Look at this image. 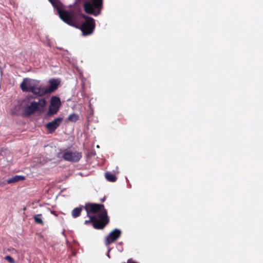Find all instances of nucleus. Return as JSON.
Returning a JSON list of instances; mask_svg holds the SVG:
<instances>
[{
  "label": "nucleus",
  "instance_id": "obj_12",
  "mask_svg": "<svg viewBox=\"0 0 263 263\" xmlns=\"http://www.w3.org/2000/svg\"><path fill=\"white\" fill-rule=\"evenodd\" d=\"M25 179V177L21 175H15L12 177L7 179L6 183L8 184H12L16 183L21 181H23Z\"/></svg>",
  "mask_w": 263,
  "mask_h": 263
},
{
  "label": "nucleus",
  "instance_id": "obj_15",
  "mask_svg": "<svg viewBox=\"0 0 263 263\" xmlns=\"http://www.w3.org/2000/svg\"><path fill=\"white\" fill-rule=\"evenodd\" d=\"M42 215L41 214H39L34 215L33 218H34L35 223L36 224H39L43 226L44 223L43 220H42Z\"/></svg>",
  "mask_w": 263,
  "mask_h": 263
},
{
  "label": "nucleus",
  "instance_id": "obj_8",
  "mask_svg": "<svg viewBox=\"0 0 263 263\" xmlns=\"http://www.w3.org/2000/svg\"><path fill=\"white\" fill-rule=\"evenodd\" d=\"M82 157L81 153L70 151H64L62 155V157L64 160L70 162H78Z\"/></svg>",
  "mask_w": 263,
  "mask_h": 263
},
{
  "label": "nucleus",
  "instance_id": "obj_7",
  "mask_svg": "<svg viewBox=\"0 0 263 263\" xmlns=\"http://www.w3.org/2000/svg\"><path fill=\"white\" fill-rule=\"evenodd\" d=\"M84 209L86 210L87 213V216L90 213L96 214L98 212H102L104 210H106L104 209V205L102 204L87 203H86L84 206Z\"/></svg>",
  "mask_w": 263,
  "mask_h": 263
},
{
  "label": "nucleus",
  "instance_id": "obj_13",
  "mask_svg": "<svg viewBox=\"0 0 263 263\" xmlns=\"http://www.w3.org/2000/svg\"><path fill=\"white\" fill-rule=\"evenodd\" d=\"M83 209H84L83 206H80L74 208L71 212V215L72 217L76 218L80 216Z\"/></svg>",
  "mask_w": 263,
  "mask_h": 263
},
{
  "label": "nucleus",
  "instance_id": "obj_16",
  "mask_svg": "<svg viewBox=\"0 0 263 263\" xmlns=\"http://www.w3.org/2000/svg\"><path fill=\"white\" fill-rule=\"evenodd\" d=\"M79 119V116L76 114H72L69 116L68 121L72 122H76Z\"/></svg>",
  "mask_w": 263,
  "mask_h": 263
},
{
  "label": "nucleus",
  "instance_id": "obj_2",
  "mask_svg": "<svg viewBox=\"0 0 263 263\" xmlns=\"http://www.w3.org/2000/svg\"><path fill=\"white\" fill-rule=\"evenodd\" d=\"M39 81L36 80L24 78L20 85V87L23 92H31L33 94L41 96L39 93L41 90V86H39Z\"/></svg>",
  "mask_w": 263,
  "mask_h": 263
},
{
  "label": "nucleus",
  "instance_id": "obj_14",
  "mask_svg": "<svg viewBox=\"0 0 263 263\" xmlns=\"http://www.w3.org/2000/svg\"><path fill=\"white\" fill-rule=\"evenodd\" d=\"M106 179L110 182H115L117 180V177L114 174L110 172H107L105 173Z\"/></svg>",
  "mask_w": 263,
  "mask_h": 263
},
{
  "label": "nucleus",
  "instance_id": "obj_3",
  "mask_svg": "<svg viewBox=\"0 0 263 263\" xmlns=\"http://www.w3.org/2000/svg\"><path fill=\"white\" fill-rule=\"evenodd\" d=\"M103 5V0H92V2H85L83 8L86 13L93 14L95 16L99 15Z\"/></svg>",
  "mask_w": 263,
  "mask_h": 263
},
{
  "label": "nucleus",
  "instance_id": "obj_9",
  "mask_svg": "<svg viewBox=\"0 0 263 263\" xmlns=\"http://www.w3.org/2000/svg\"><path fill=\"white\" fill-rule=\"evenodd\" d=\"M121 232L120 230L115 229L112 231L106 237L104 243L106 246H108L111 243L115 242L121 236Z\"/></svg>",
  "mask_w": 263,
  "mask_h": 263
},
{
  "label": "nucleus",
  "instance_id": "obj_11",
  "mask_svg": "<svg viewBox=\"0 0 263 263\" xmlns=\"http://www.w3.org/2000/svg\"><path fill=\"white\" fill-rule=\"evenodd\" d=\"M37 110L38 108L36 102L33 101L25 108L24 113L27 116H30Z\"/></svg>",
  "mask_w": 263,
  "mask_h": 263
},
{
  "label": "nucleus",
  "instance_id": "obj_4",
  "mask_svg": "<svg viewBox=\"0 0 263 263\" xmlns=\"http://www.w3.org/2000/svg\"><path fill=\"white\" fill-rule=\"evenodd\" d=\"M109 222V219L107 211L104 210L98 214V217L95 216L93 227L95 229L101 230L104 229Z\"/></svg>",
  "mask_w": 263,
  "mask_h": 263
},
{
  "label": "nucleus",
  "instance_id": "obj_5",
  "mask_svg": "<svg viewBox=\"0 0 263 263\" xmlns=\"http://www.w3.org/2000/svg\"><path fill=\"white\" fill-rule=\"evenodd\" d=\"M60 83V81L58 79H51L49 81V85L48 86H41V90H40L39 93H41V96L50 94L57 89Z\"/></svg>",
  "mask_w": 263,
  "mask_h": 263
},
{
  "label": "nucleus",
  "instance_id": "obj_19",
  "mask_svg": "<svg viewBox=\"0 0 263 263\" xmlns=\"http://www.w3.org/2000/svg\"><path fill=\"white\" fill-rule=\"evenodd\" d=\"M5 259L10 263H14V259L10 256L7 255L5 257Z\"/></svg>",
  "mask_w": 263,
  "mask_h": 263
},
{
  "label": "nucleus",
  "instance_id": "obj_6",
  "mask_svg": "<svg viewBox=\"0 0 263 263\" xmlns=\"http://www.w3.org/2000/svg\"><path fill=\"white\" fill-rule=\"evenodd\" d=\"M61 105V102L60 98L57 96H52L50 100V104L47 116L52 117L56 114L58 112Z\"/></svg>",
  "mask_w": 263,
  "mask_h": 263
},
{
  "label": "nucleus",
  "instance_id": "obj_21",
  "mask_svg": "<svg viewBox=\"0 0 263 263\" xmlns=\"http://www.w3.org/2000/svg\"><path fill=\"white\" fill-rule=\"evenodd\" d=\"M49 1L53 5V2L52 1V0H49Z\"/></svg>",
  "mask_w": 263,
  "mask_h": 263
},
{
  "label": "nucleus",
  "instance_id": "obj_17",
  "mask_svg": "<svg viewBox=\"0 0 263 263\" xmlns=\"http://www.w3.org/2000/svg\"><path fill=\"white\" fill-rule=\"evenodd\" d=\"M46 104V101H45V99L39 100V101L37 102H36L38 110L40 109V108H41L42 109L44 108Z\"/></svg>",
  "mask_w": 263,
  "mask_h": 263
},
{
  "label": "nucleus",
  "instance_id": "obj_20",
  "mask_svg": "<svg viewBox=\"0 0 263 263\" xmlns=\"http://www.w3.org/2000/svg\"><path fill=\"white\" fill-rule=\"evenodd\" d=\"M105 200V197H104L103 198L101 199V200L102 202H104Z\"/></svg>",
  "mask_w": 263,
  "mask_h": 263
},
{
  "label": "nucleus",
  "instance_id": "obj_18",
  "mask_svg": "<svg viewBox=\"0 0 263 263\" xmlns=\"http://www.w3.org/2000/svg\"><path fill=\"white\" fill-rule=\"evenodd\" d=\"M88 216L89 217V219L85 220L84 223L87 225L90 223H91L92 225L93 226V220L95 219V216H90L89 215H88Z\"/></svg>",
  "mask_w": 263,
  "mask_h": 263
},
{
  "label": "nucleus",
  "instance_id": "obj_1",
  "mask_svg": "<svg viewBox=\"0 0 263 263\" xmlns=\"http://www.w3.org/2000/svg\"><path fill=\"white\" fill-rule=\"evenodd\" d=\"M60 17L67 24L80 29L84 35L92 34L95 28V20L82 14L80 11L68 12L58 9Z\"/></svg>",
  "mask_w": 263,
  "mask_h": 263
},
{
  "label": "nucleus",
  "instance_id": "obj_10",
  "mask_svg": "<svg viewBox=\"0 0 263 263\" xmlns=\"http://www.w3.org/2000/svg\"><path fill=\"white\" fill-rule=\"evenodd\" d=\"M63 120V118L59 117L46 124V127L47 129L48 133L51 134L53 133L60 125Z\"/></svg>",
  "mask_w": 263,
  "mask_h": 263
}]
</instances>
